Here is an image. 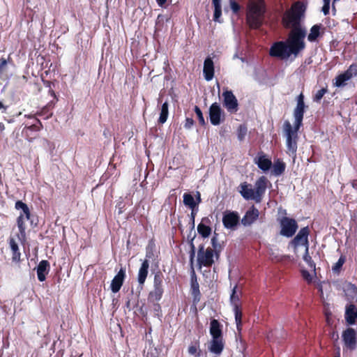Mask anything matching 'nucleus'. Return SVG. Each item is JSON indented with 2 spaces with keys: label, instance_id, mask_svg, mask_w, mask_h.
I'll use <instances>...</instances> for the list:
<instances>
[{
  "label": "nucleus",
  "instance_id": "13d9d810",
  "mask_svg": "<svg viewBox=\"0 0 357 357\" xmlns=\"http://www.w3.org/2000/svg\"><path fill=\"white\" fill-rule=\"evenodd\" d=\"M19 79L23 83H26L27 82V77L25 75H22V77H19Z\"/></svg>",
  "mask_w": 357,
  "mask_h": 357
},
{
  "label": "nucleus",
  "instance_id": "7ed1b4c3",
  "mask_svg": "<svg viewBox=\"0 0 357 357\" xmlns=\"http://www.w3.org/2000/svg\"><path fill=\"white\" fill-rule=\"evenodd\" d=\"M303 114L304 113H294V126L289 121L284 122L283 129L286 136L287 153L290 156H296L298 139V132L303 125Z\"/></svg>",
  "mask_w": 357,
  "mask_h": 357
},
{
  "label": "nucleus",
  "instance_id": "e433bc0d",
  "mask_svg": "<svg viewBox=\"0 0 357 357\" xmlns=\"http://www.w3.org/2000/svg\"><path fill=\"white\" fill-rule=\"evenodd\" d=\"M247 126L245 125H240L237 130V137L240 142L244 140L245 135H247Z\"/></svg>",
  "mask_w": 357,
  "mask_h": 357
},
{
  "label": "nucleus",
  "instance_id": "3c124183",
  "mask_svg": "<svg viewBox=\"0 0 357 357\" xmlns=\"http://www.w3.org/2000/svg\"><path fill=\"white\" fill-rule=\"evenodd\" d=\"M193 124L194 121L192 118H186L185 123L184 126L185 128H190Z\"/></svg>",
  "mask_w": 357,
  "mask_h": 357
},
{
  "label": "nucleus",
  "instance_id": "9d476101",
  "mask_svg": "<svg viewBox=\"0 0 357 357\" xmlns=\"http://www.w3.org/2000/svg\"><path fill=\"white\" fill-rule=\"evenodd\" d=\"M280 234L289 238L293 236L298 229V224L295 219L289 217H283L280 220Z\"/></svg>",
  "mask_w": 357,
  "mask_h": 357
},
{
  "label": "nucleus",
  "instance_id": "6e6552de",
  "mask_svg": "<svg viewBox=\"0 0 357 357\" xmlns=\"http://www.w3.org/2000/svg\"><path fill=\"white\" fill-rule=\"evenodd\" d=\"M214 257H215L213 250L211 248L204 249V245L201 244L199 245L197 252V264L199 268L202 266L210 268L215 263Z\"/></svg>",
  "mask_w": 357,
  "mask_h": 357
},
{
  "label": "nucleus",
  "instance_id": "aec40b11",
  "mask_svg": "<svg viewBox=\"0 0 357 357\" xmlns=\"http://www.w3.org/2000/svg\"><path fill=\"white\" fill-rule=\"evenodd\" d=\"M211 224V220L208 217H204L202 219L201 222L197 226L198 233L204 238L208 237L211 234V228L208 225Z\"/></svg>",
  "mask_w": 357,
  "mask_h": 357
},
{
  "label": "nucleus",
  "instance_id": "338daca9",
  "mask_svg": "<svg viewBox=\"0 0 357 357\" xmlns=\"http://www.w3.org/2000/svg\"><path fill=\"white\" fill-rule=\"evenodd\" d=\"M3 107V105L0 102V109Z\"/></svg>",
  "mask_w": 357,
  "mask_h": 357
},
{
  "label": "nucleus",
  "instance_id": "f3484780",
  "mask_svg": "<svg viewBox=\"0 0 357 357\" xmlns=\"http://www.w3.org/2000/svg\"><path fill=\"white\" fill-rule=\"evenodd\" d=\"M255 162L264 172L268 171L272 167L271 160L263 152L259 153L258 157L255 159Z\"/></svg>",
  "mask_w": 357,
  "mask_h": 357
},
{
  "label": "nucleus",
  "instance_id": "423d86ee",
  "mask_svg": "<svg viewBox=\"0 0 357 357\" xmlns=\"http://www.w3.org/2000/svg\"><path fill=\"white\" fill-rule=\"evenodd\" d=\"M15 208L17 210H22L19 216L17 218V225L19 229V234H17V237L20 240L24 241L26 237L25 220H30L31 211L27 204L20 200H18L15 202Z\"/></svg>",
  "mask_w": 357,
  "mask_h": 357
},
{
  "label": "nucleus",
  "instance_id": "8fccbe9b",
  "mask_svg": "<svg viewBox=\"0 0 357 357\" xmlns=\"http://www.w3.org/2000/svg\"><path fill=\"white\" fill-rule=\"evenodd\" d=\"M196 215V211L195 209H192L190 213V224H191V229H194L195 228V218Z\"/></svg>",
  "mask_w": 357,
  "mask_h": 357
},
{
  "label": "nucleus",
  "instance_id": "9b49d317",
  "mask_svg": "<svg viewBox=\"0 0 357 357\" xmlns=\"http://www.w3.org/2000/svg\"><path fill=\"white\" fill-rule=\"evenodd\" d=\"M342 340L347 349L353 351L357 346V333L352 328H347L342 335Z\"/></svg>",
  "mask_w": 357,
  "mask_h": 357
},
{
  "label": "nucleus",
  "instance_id": "bb28decb",
  "mask_svg": "<svg viewBox=\"0 0 357 357\" xmlns=\"http://www.w3.org/2000/svg\"><path fill=\"white\" fill-rule=\"evenodd\" d=\"M273 166V174L275 176H280L282 175L286 169L285 163L280 158L275 160L272 164Z\"/></svg>",
  "mask_w": 357,
  "mask_h": 357
},
{
  "label": "nucleus",
  "instance_id": "c9c22d12",
  "mask_svg": "<svg viewBox=\"0 0 357 357\" xmlns=\"http://www.w3.org/2000/svg\"><path fill=\"white\" fill-rule=\"evenodd\" d=\"M10 61V58L6 59L3 57L0 59V79H3L4 73L6 71L7 64Z\"/></svg>",
  "mask_w": 357,
  "mask_h": 357
},
{
  "label": "nucleus",
  "instance_id": "bf43d9fd",
  "mask_svg": "<svg viewBox=\"0 0 357 357\" xmlns=\"http://www.w3.org/2000/svg\"><path fill=\"white\" fill-rule=\"evenodd\" d=\"M197 204L201 202V195L199 192H197Z\"/></svg>",
  "mask_w": 357,
  "mask_h": 357
},
{
  "label": "nucleus",
  "instance_id": "49530a36",
  "mask_svg": "<svg viewBox=\"0 0 357 357\" xmlns=\"http://www.w3.org/2000/svg\"><path fill=\"white\" fill-rule=\"evenodd\" d=\"M36 121H37L36 123H33V124L28 126L27 129L31 130H35V131L40 130V127L42 126V124L39 120L36 119Z\"/></svg>",
  "mask_w": 357,
  "mask_h": 357
},
{
  "label": "nucleus",
  "instance_id": "ddd939ff",
  "mask_svg": "<svg viewBox=\"0 0 357 357\" xmlns=\"http://www.w3.org/2000/svg\"><path fill=\"white\" fill-rule=\"evenodd\" d=\"M239 220L240 217L236 211H226L223 214L222 223L226 229H235Z\"/></svg>",
  "mask_w": 357,
  "mask_h": 357
},
{
  "label": "nucleus",
  "instance_id": "f03ea898",
  "mask_svg": "<svg viewBox=\"0 0 357 357\" xmlns=\"http://www.w3.org/2000/svg\"><path fill=\"white\" fill-rule=\"evenodd\" d=\"M305 5L301 1L295 2L289 10H287L282 17V22L285 27L292 28L289 34L303 33V39L306 36V31L301 26V21L304 17Z\"/></svg>",
  "mask_w": 357,
  "mask_h": 357
},
{
  "label": "nucleus",
  "instance_id": "09e8293b",
  "mask_svg": "<svg viewBox=\"0 0 357 357\" xmlns=\"http://www.w3.org/2000/svg\"><path fill=\"white\" fill-rule=\"evenodd\" d=\"M168 114L169 113H160L158 119V123L160 124H163L164 123H165L168 117Z\"/></svg>",
  "mask_w": 357,
  "mask_h": 357
},
{
  "label": "nucleus",
  "instance_id": "6ab92c4d",
  "mask_svg": "<svg viewBox=\"0 0 357 357\" xmlns=\"http://www.w3.org/2000/svg\"><path fill=\"white\" fill-rule=\"evenodd\" d=\"M149 268V261L148 259H144L141 264V266L138 271L137 274V281L139 282V284L141 286L142 289L143 288V286L148 276Z\"/></svg>",
  "mask_w": 357,
  "mask_h": 357
},
{
  "label": "nucleus",
  "instance_id": "4be33fe9",
  "mask_svg": "<svg viewBox=\"0 0 357 357\" xmlns=\"http://www.w3.org/2000/svg\"><path fill=\"white\" fill-rule=\"evenodd\" d=\"M344 318L349 325L355 324L357 321V307L349 304L346 307Z\"/></svg>",
  "mask_w": 357,
  "mask_h": 357
},
{
  "label": "nucleus",
  "instance_id": "39448f33",
  "mask_svg": "<svg viewBox=\"0 0 357 357\" xmlns=\"http://www.w3.org/2000/svg\"><path fill=\"white\" fill-rule=\"evenodd\" d=\"M265 13L264 3L261 0L251 1L248 7L246 20L252 29H258L263 23Z\"/></svg>",
  "mask_w": 357,
  "mask_h": 357
},
{
  "label": "nucleus",
  "instance_id": "a211bd4d",
  "mask_svg": "<svg viewBox=\"0 0 357 357\" xmlns=\"http://www.w3.org/2000/svg\"><path fill=\"white\" fill-rule=\"evenodd\" d=\"M225 348L223 337L212 338L210 342L208 350L215 355H220Z\"/></svg>",
  "mask_w": 357,
  "mask_h": 357
},
{
  "label": "nucleus",
  "instance_id": "4c0bfd02",
  "mask_svg": "<svg viewBox=\"0 0 357 357\" xmlns=\"http://www.w3.org/2000/svg\"><path fill=\"white\" fill-rule=\"evenodd\" d=\"M308 250H309V248L307 247L305 248V255L303 256V260L307 264L308 266L310 268L315 269L316 264L314 262V261L312 260V257L309 255Z\"/></svg>",
  "mask_w": 357,
  "mask_h": 357
},
{
  "label": "nucleus",
  "instance_id": "473e14b6",
  "mask_svg": "<svg viewBox=\"0 0 357 357\" xmlns=\"http://www.w3.org/2000/svg\"><path fill=\"white\" fill-rule=\"evenodd\" d=\"M164 275L160 271H158L154 274L153 278V287L154 288H163Z\"/></svg>",
  "mask_w": 357,
  "mask_h": 357
},
{
  "label": "nucleus",
  "instance_id": "cd10ccee",
  "mask_svg": "<svg viewBox=\"0 0 357 357\" xmlns=\"http://www.w3.org/2000/svg\"><path fill=\"white\" fill-rule=\"evenodd\" d=\"M324 29L322 24H314L310 29V33L307 36V40L310 42H314L320 35V30Z\"/></svg>",
  "mask_w": 357,
  "mask_h": 357
},
{
  "label": "nucleus",
  "instance_id": "680f3d73",
  "mask_svg": "<svg viewBox=\"0 0 357 357\" xmlns=\"http://www.w3.org/2000/svg\"><path fill=\"white\" fill-rule=\"evenodd\" d=\"M194 112H201V110H200V109L199 108V107L195 106V109H194Z\"/></svg>",
  "mask_w": 357,
  "mask_h": 357
},
{
  "label": "nucleus",
  "instance_id": "052dcab7",
  "mask_svg": "<svg viewBox=\"0 0 357 357\" xmlns=\"http://www.w3.org/2000/svg\"><path fill=\"white\" fill-rule=\"evenodd\" d=\"M4 130V125L2 121H0V130L2 131Z\"/></svg>",
  "mask_w": 357,
  "mask_h": 357
},
{
  "label": "nucleus",
  "instance_id": "c756f323",
  "mask_svg": "<svg viewBox=\"0 0 357 357\" xmlns=\"http://www.w3.org/2000/svg\"><path fill=\"white\" fill-rule=\"evenodd\" d=\"M200 342L199 339H197L192 342L190 345L188 347V351L190 355L195 356V357H200L201 350L199 349Z\"/></svg>",
  "mask_w": 357,
  "mask_h": 357
},
{
  "label": "nucleus",
  "instance_id": "c03bdc74",
  "mask_svg": "<svg viewBox=\"0 0 357 357\" xmlns=\"http://www.w3.org/2000/svg\"><path fill=\"white\" fill-rule=\"evenodd\" d=\"M222 15V8H214L213 20L220 22V18Z\"/></svg>",
  "mask_w": 357,
  "mask_h": 357
},
{
  "label": "nucleus",
  "instance_id": "dca6fc26",
  "mask_svg": "<svg viewBox=\"0 0 357 357\" xmlns=\"http://www.w3.org/2000/svg\"><path fill=\"white\" fill-rule=\"evenodd\" d=\"M259 215V210L255 206H252L243 217L241 223L244 226H250L258 219Z\"/></svg>",
  "mask_w": 357,
  "mask_h": 357
},
{
  "label": "nucleus",
  "instance_id": "79ce46f5",
  "mask_svg": "<svg viewBox=\"0 0 357 357\" xmlns=\"http://www.w3.org/2000/svg\"><path fill=\"white\" fill-rule=\"evenodd\" d=\"M153 247L154 245L152 243H149L148 246L146 247V259H149L153 258Z\"/></svg>",
  "mask_w": 357,
  "mask_h": 357
},
{
  "label": "nucleus",
  "instance_id": "f704fd0d",
  "mask_svg": "<svg viewBox=\"0 0 357 357\" xmlns=\"http://www.w3.org/2000/svg\"><path fill=\"white\" fill-rule=\"evenodd\" d=\"M296 101H297L296 107L294 112H304V109H305L304 96L302 93H300L297 96Z\"/></svg>",
  "mask_w": 357,
  "mask_h": 357
},
{
  "label": "nucleus",
  "instance_id": "e2e57ef3",
  "mask_svg": "<svg viewBox=\"0 0 357 357\" xmlns=\"http://www.w3.org/2000/svg\"><path fill=\"white\" fill-rule=\"evenodd\" d=\"M47 113H42V112H40V113H36V114H37L38 116H43L45 114H46Z\"/></svg>",
  "mask_w": 357,
  "mask_h": 357
},
{
  "label": "nucleus",
  "instance_id": "2eb2a0df",
  "mask_svg": "<svg viewBox=\"0 0 357 357\" xmlns=\"http://www.w3.org/2000/svg\"><path fill=\"white\" fill-rule=\"evenodd\" d=\"M126 277V268L121 267L112 280L110 288L113 293H117L121 289Z\"/></svg>",
  "mask_w": 357,
  "mask_h": 357
},
{
  "label": "nucleus",
  "instance_id": "b1692460",
  "mask_svg": "<svg viewBox=\"0 0 357 357\" xmlns=\"http://www.w3.org/2000/svg\"><path fill=\"white\" fill-rule=\"evenodd\" d=\"M209 332L212 338L223 337L222 325L215 319L211 320Z\"/></svg>",
  "mask_w": 357,
  "mask_h": 357
},
{
  "label": "nucleus",
  "instance_id": "1a4fd4ad",
  "mask_svg": "<svg viewBox=\"0 0 357 357\" xmlns=\"http://www.w3.org/2000/svg\"><path fill=\"white\" fill-rule=\"evenodd\" d=\"M237 286H235L232 290L230 296V302L233 307V310L235 316V321L236 324L237 331L240 333L242 330V317L243 312L241 307L240 297L236 294Z\"/></svg>",
  "mask_w": 357,
  "mask_h": 357
},
{
  "label": "nucleus",
  "instance_id": "4468645a",
  "mask_svg": "<svg viewBox=\"0 0 357 357\" xmlns=\"http://www.w3.org/2000/svg\"><path fill=\"white\" fill-rule=\"evenodd\" d=\"M310 229L308 227H303L300 229L296 236L291 240V244L296 248L299 245H305V248H309L308 236Z\"/></svg>",
  "mask_w": 357,
  "mask_h": 357
},
{
  "label": "nucleus",
  "instance_id": "a878e982",
  "mask_svg": "<svg viewBox=\"0 0 357 357\" xmlns=\"http://www.w3.org/2000/svg\"><path fill=\"white\" fill-rule=\"evenodd\" d=\"M9 245L12 251V260L15 262H19L20 261L21 253L19 250L18 245L13 238H10Z\"/></svg>",
  "mask_w": 357,
  "mask_h": 357
},
{
  "label": "nucleus",
  "instance_id": "a19ab883",
  "mask_svg": "<svg viewBox=\"0 0 357 357\" xmlns=\"http://www.w3.org/2000/svg\"><path fill=\"white\" fill-rule=\"evenodd\" d=\"M327 91L328 89L326 87L318 90L314 95L313 100L317 102H319L322 99L324 94L327 92Z\"/></svg>",
  "mask_w": 357,
  "mask_h": 357
},
{
  "label": "nucleus",
  "instance_id": "6e6d98bb",
  "mask_svg": "<svg viewBox=\"0 0 357 357\" xmlns=\"http://www.w3.org/2000/svg\"><path fill=\"white\" fill-rule=\"evenodd\" d=\"M160 112H168V103L167 102L162 104Z\"/></svg>",
  "mask_w": 357,
  "mask_h": 357
},
{
  "label": "nucleus",
  "instance_id": "72a5a7b5",
  "mask_svg": "<svg viewBox=\"0 0 357 357\" xmlns=\"http://www.w3.org/2000/svg\"><path fill=\"white\" fill-rule=\"evenodd\" d=\"M346 261V257L341 255L338 261L332 266V271L335 274H340L342 271V266Z\"/></svg>",
  "mask_w": 357,
  "mask_h": 357
},
{
  "label": "nucleus",
  "instance_id": "603ef678",
  "mask_svg": "<svg viewBox=\"0 0 357 357\" xmlns=\"http://www.w3.org/2000/svg\"><path fill=\"white\" fill-rule=\"evenodd\" d=\"M197 114L198 120L201 125H204V118L203 116V113H196Z\"/></svg>",
  "mask_w": 357,
  "mask_h": 357
},
{
  "label": "nucleus",
  "instance_id": "5fc2aeb1",
  "mask_svg": "<svg viewBox=\"0 0 357 357\" xmlns=\"http://www.w3.org/2000/svg\"><path fill=\"white\" fill-rule=\"evenodd\" d=\"M153 303V307L154 310L157 312H159L161 311V307L160 305L158 302Z\"/></svg>",
  "mask_w": 357,
  "mask_h": 357
},
{
  "label": "nucleus",
  "instance_id": "393cba45",
  "mask_svg": "<svg viewBox=\"0 0 357 357\" xmlns=\"http://www.w3.org/2000/svg\"><path fill=\"white\" fill-rule=\"evenodd\" d=\"M164 293L163 288H154L149 293L148 301L150 303L158 302L162 297Z\"/></svg>",
  "mask_w": 357,
  "mask_h": 357
},
{
  "label": "nucleus",
  "instance_id": "0eeeda50",
  "mask_svg": "<svg viewBox=\"0 0 357 357\" xmlns=\"http://www.w3.org/2000/svg\"><path fill=\"white\" fill-rule=\"evenodd\" d=\"M194 238H192L190 241H189V244L190 246V261L191 265V281H190V291L191 295L192 296L193 303L194 304H197L198 302H199L201 298V293L199 291V284L197 282V275L194 270L193 267V262H194V258L195 256V247L193 243Z\"/></svg>",
  "mask_w": 357,
  "mask_h": 357
},
{
  "label": "nucleus",
  "instance_id": "de8ad7c7",
  "mask_svg": "<svg viewBox=\"0 0 357 357\" xmlns=\"http://www.w3.org/2000/svg\"><path fill=\"white\" fill-rule=\"evenodd\" d=\"M208 112H221L220 106L218 103L214 102L213 103L210 108Z\"/></svg>",
  "mask_w": 357,
  "mask_h": 357
},
{
  "label": "nucleus",
  "instance_id": "a18cd8bd",
  "mask_svg": "<svg viewBox=\"0 0 357 357\" xmlns=\"http://www.w3.org/2000/svg\"><path fill=\"white\" fill-rule=\"evenodd\" d=\"M229 3L231 9L232 10L233 13H237L240 10L241 7L239 4L234 0H230Z\"/></svg>",
  "mask_w": 357,
  "mask_h": 357
},
{
  "label": "nucleus",
  "instance_id": "774afa93",
  "mask_svg": "<svg viewBox=\"0 0 357 357\" xmlns=\"http://www.w3.org/2000/svg\"><path fill=\"white\" fill-rule=\"evenodd\" d=\"M238 58V55L236 54L234 55V59Z\"/></svg>",
  "mask_w": 357,
  "mask_h": 357
},
{
  "label": "nucleus",
  "instance_id": "2f4dec72",
  "mask_svg": "<svg viewBox=\"0 0 357 357\" xmlns=\"http://www.w3.org/2000/svg\"><path fill=\"white\" fill-rule=\"evenodd\" d=\"M183 203L185 206H188L191 209H195L197 205L195 201L194 197L190 193H184Z\"/></svg>",
  "mask_w": 357,
  "mask_h": 357
},
{
  "label": "nucleus",
  "instance_id": "58836bf2",
  "mask_svg": "<svg viewBox=\"0 0 357 357\" xmlns=\"http://www.w3.org/2000/svg\"><path fill=\"white\" fill-rule=\"evenodd\" d=\"M209 114L210 121L213 125L217 126L220 123L222 113H209Z\"/></svg>",
  "mask_w": 357,
  "mask_h": 357
},
{
  "label": "nucleus",
  "instance_id": "412c9836",
  "mask_svg": "<svg viewBox=\"0 0 357 357\" xmlns=\"http://www.w3.org/2000/svg\"><path fill=\"white\" fill-rule=\"evenodd\" d=\"M203 73L206 81H211L214 76V63L212 59L206 57L204 62Z\"/></svg>",
  "mask_w": 357,
  "mask_h": 357
},
{
  "label": "nucleus",
  "instance_id": "f257e3e1",
  "mask_svg": "<svg viewBox=\"0 0 357 357\" xmlns=\"http://www.w3.org/2000/svg\"><path fill=\"white\" fill-rule=\"evenodd\" d=\"M305 47L303 33L289 34L286 41L274 43L270 48L269 54L271 56L287 60L291 55L297 56Z\"/></svg>",
  "mask_w": 357,
  "mask_h": 357
},
{
  "label": "nucleus",
  "instance_id": "5701e85b",
  "mask_svg": "<svg viewBox=\"0 0 357 357\" xmlns=\"http://www.w3.org/2000/svg\"><path fill=\"white\" fill-rule=\"evenodd\" d=\"M50 268V263L47 260H42L37 266V276L40 282H43L46 279V275L49 273Z\"/></svg>",
  "mask_w": 357,
  "mask_h": 357
},
{
  "label": "nucleus",
  "instance_id": "c85d7f7f",
  "mask_svg": "<svg viewBox=\"0 0 357 357\" xmlns=\"http://www.w3.org/2000/svg\"><path fill=\"white\" fill-rule=\"evenodd\" d=\"M218 234L217 233H214V235L211 238V248L213 250L215 259L218 260L220 257V253L221 252L223 247L222 245L218 241Z\"/></svg>",
  "mask_w": 357,
  "mask_h": 357
},
{
  "label": "nucleus",
  "instance_id": "69168bd1",
  "mask_svg": "<svg viewBox=\"0 0 357 357\" xmlns=\"http://www.w3.org/2000/svg\"><path fill=\"white\" fill-rule=\"evenodd\" d=\"M335 357H340V352H338V353L337 354V355H335Z\"/></svg>",
  "mask_w": 357,
  "mask_h": 357
},
{
  "label": "nucleus",
  "instance_id": "f8f14e48",
  "mask_svg": "<svg viewBox=\"0 0 357 357\" xmlns=\"http://www.w3.org/2000/svg\"><path fill=\"white\" fill-rule=\"evenodd\" d=\"M223 106L229 112H236L238 110V100L231 91L225 90L222 94Z\"/></svg>",
  "mask_w": 357,
  "mask_h": 357
},
{
  "label": "nucleus",
  "instance_id": "20e7f679",
  "mask_svg": "<svg viewBox=\"0 0 357 357\" xmlns=\"http://www.w3.org/2000/svg\"><path fill=\"white\" fill-rule=\"evenodd\" d=\"M269 181L265 176H260L255 183V189L251 184L243 182L240 184L239 192L245 200H254L256 203H261L265 195Z\"/></svg>",
  "mask_w": 357,
  "mask_h": 357
},
{
  "label": "nucleus",
  "instance_id": "4d7b16f0",
  "mask_svg": "<svg viewBox=\"0 0 357 357\" xmlns=\"http://www.w3.org/2000/svg\"><path fill=\"white\" fill-rule=\"evenodd\" d=\"M158 5L160 7H162L164 4L167 2V0H155Z\"/></svg>",
  "mask_w": 357,
  "mask_h": 357
},
{
  "label": "nucleus",
  "instance_id": "864d4df0",
  "mask_svg": "<svg viewBox=\"0 0 357 357\" xmlns=\"http://www.w3.org/2000/svg\"><path fill=\"white\" fill-rule=\"evenodd\" d=\"M214 8H222L221 7V0H213L212 1Z\"/></svg>",
  "mask_w": 357,
  "mask_h": 357
},
{
  "label": "nucleus",
  "instance_id": "0e129e2a",
  "mask_svg": "<svg viewBox=\"0 0 357 357\" xmlns=\"http://www.w3.org/2000/svg\"><path fill=\"white\" fill-rule=\"evenodd\" d=\"M305 275H307V276H309V275H309V273H307V271H305V272L303 273V275H304V277H306V276H305Z\"/></svg>",
  "mask_w": 357,
  "mask_h": 357
},
{
  "label": "nucleus",
  "instance_id": "7c9ffc66",
  "mask_svg": "<svg viewBox=\"0 0 357 357\" xmlns=\"http://www.w3.org/2000/svg\"><path fill=\"white\" fill-rule=\"evenodd\" d=\"M349 79H351V78L344 72L335 77L334 84L337 87H342L346 85L347 82Z\"/></svg>",
  "mask_w": 357,
  "mask_h": 357
},
{
  "label": "nucleus",
  "instance_id": "37998d69",
  "mask_svg": "<svg viewBox=\"0 0 357 357\" xmlns=\"http://www.w3.org/2000/svg\"><path fill=\"white\" fill-rule=\"evenodd\" d=\"M331 1V0H323L324 6L322 7L321 11L324 15H327L329 13Z\"/></svg>",
  "mask_w": 357,
  "mask_h": 357
},
{
  "label": "nucleus",
  "instance_id": "ea45409f",
  "mask_svg": "<svg viewBox=\"0 0 357 357\" xmlns=\"http://www.w3.org/2000/svg\"><path fill=\"white\" fill-rule=\"evenodd\" d=\"M348 76L351 79L352 77L357 75V63H352L349 68L344 71Z\"/></svg>",
  "mask_w": 357,
  "mask_h": 357
}]
</instances>
